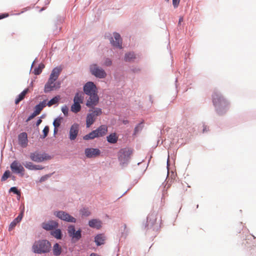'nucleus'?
Listing matches in <instances>:
<instances>
[{"label":"nucleus","instance_id":"obj_30","mask_svg":"<svg viewBox=\"0 0 256 256\" xmlns=\"http://www.w3.org/2000/svg\"><path fill=\"white\" fill-rule=\"evenodd\" d=\"M51 234L57 239H61L62 238V232L60 229H56L52 231Z\"/></svg>","mask_w":256,"mask_h":256},{"label":"nucleus","instance_id":"obj_47","mask_svg":"<svg viewBox=\"0 0 256 256\" xmlns=\"http://www.w3.org/2000/svg\"><path fill=\"white\" fill-rule=\"evenodd\" d=\"M8 16V14H0V20L6 18Z\"/></svg>","mask_w":256,"mask_h":256},{"label":"nucleus","instance_id":"obj_54","mask_svg":"<svg viewBox=\"0 0 256 256\" xmlns=\"http://www.w3.org/2000/svg\"><path fill=\"white\" fill-rule=\"evenodd\" d=\"M205 131H207L206 126H205L203 129V132H204Z\"/></svg>","mask_w":256,"mask_h":256},{"label":"nucleus","instance_id":"obj_41","mask_svg":"<svg viewBox=\"0 0 256 256\" xmlns=\"http://www.w3.org/2000/svg\"><path fill=\"white\" fill-rule=\"evenodd\" d=\"M62 111L64 114V116H68V108L67 106H63L62 108Z\"/></svg>","mask_w":256,"mask_h":256},{"label":"nucleus","instance_id":"obj_53","mask_svg":"<svg viewBox=\"0 0 256 256\" xmlns=\"http://www.w3.org/2000/svg\"><path fill=\"white\" fill-rule=\"evenodd\" d=\"M138 126H136L135 128V129H134V131L135 132H136L137 131H138Z\"/></svg>","mask_w":256,"mask_h":256},{"label":"nucleus","instance_id":"obj_31","mask_svg":"<svg viewBox=\"0 0 256 256\" xmlns=\"http://www.w3.org/2000/svg\"><path fill=\"white\" fill-rule=\"evenodd\" d=\"M136 58L135 55L133 52H128L125 54L124 60L130 62Z\"/></svg>","mask_w":256,"mask_h":256},{"label":"nucleus","instance_id":"obj_17","mask_svg":"<svg viewBox=\"0 0 256 256\" xmlns=\"http://www.w3.org/2000/svg\"><path fill=\"white\" fill-rule=\"evenodd\" d=\"M62 69L60 68H56L52 70L50 75L49 79L50 82H55L58 78Z\"/></svg>","mask_w":256,"mask_h":256},{"label":"nucleus","instance_id":"obj_48","mask_svg":"<svg viewBox=\"0 0 256 256\" xmlns=\"http://www.w3.org/2000/svg\"><path fill=\"white\" fill-rule=\"evenodd\" d=\"M42 122V120L41 119H38L37 120L36 123V126H38L41 124Z\"/></svg>","mask_w":256,"mask_h":256},{"label":"nucleus","instance_id":"obj_50","mask_svg":"<svg viewBox=\"0 0 256 256\" xmlns=\"http://www.w3.org/2000/svg\"><path fill=\"white\" fill-rule=\"evenodd\" d=\"M90 256H100L98 254H96V253H92L90 254Z\"/></svg>","mask_w":256,"mask_h":256},{"label":"nucleus","instance_id":"obj_10","mask_svg":"<svg viewBox=\"0 0 256 256\" xmlns=\"http://www.w3.org/2000/svg\"><path fill=\"white\" fill-rule=\"evenodd\" d=\"M114 37L115 39V41L113 38H111L110 42L111 44L116 47H118L120 48H122V39L119 34L117 32L114 33Z\"/></svg>","mask_w":256,"mask_h":256},{"label":"nucleus","instance_id":"obj_11","mask_svg":"<svg viewBox=\"0 0 256 256\" xmlns=\"http://www.w3.org/2000/svg\"><path fill=\"white\" fill-rule=\"evenodd\" d=\"M54 82H55L54 81L50 82V80L48 79V82L44 86V92H48L54 90V89L58 88L60 87V84H56Z\"/></svg>","mask_w":256,"mask_h":256},{"label":"nucleus","instance_id":"obj_44","mask_svg":"<svg viewBox=\"0 0 256 256\" xmlns=\"http://www.w3.org/2000/svg\"><path fill=\"white\" fill-rule=\"evenodd\" d=\"M50 176V175H46V176H42L40 179V182H44L46 180L48 179V178H49Z\"/></svg>","mask_w":256,"mask_h":256},{"label":"nucleus","instance_id":"obj_27","mask_svg":"<svg viewBox=\"0 0 256 256\" xmlns=\"http://www.w3.org/2000/svg\"><path fill=\"white\" fill-rule=\"evenodd\" d=\"M84 100V96L82 94L76 93L74 98V102L77 104H82Z\"/></svg>","mask_w":256,"mask_h":256},{"label":"nucleus","instance_id":"obj_2","mask_svg":"<svg viewBox=\"0 0 256 256\" xmlns=\"http://www.w3.org/2000/svg\"><path fill=\"white\" fill-rule=\"evenodd\" d=\"M50 244L46 240L36 242L32 246L34 252L37 254L48 252L50 251Z\"/></svg>","mask_w":256,"mask_h":256},{"label":"nucleus","instance_id":"obj_39","mask_svg":"<svg viewBox=\"0 0 256 256\" xmlns=\"http://www.w3.org/2000/svg\"><path fill=\"white\" fill-rule=\"evenodd\" d=\"M49 132V127L48 126H46L43 130L44 136L43 138H45L48 134Z\"/></svg>","mask_w":256,"mask_h":256},{"label":"nucleus","instance_id":"obj_5","mask_svg":"<svg viewBox=\"0 0 256 256\" xmlns=\"http://www.w3.org/2000/svg\"><path fill=\"white\" fill-rule=\"evenodd\" d=\"M132 153V151L130 148H126L121 149L118 154V158L120 164L127 162Z\"/></svg>","mask_w":256,"mask_h":256},{"label":"nucleus","instance_id":"obj_22","mask_svg":"<svg viewBox=\"0 0 256 256\" xmlns=\"http://www.w3.org/2000/svg\"><path fill=\"white\" fill-rule=\"evenodd\" d=\"M46 106V100H44L42 102L38 104L36 106L34 112L36 113V114H39L40 112L43 109V108H44Z\"/></svg>","mask_w":256,"mask_h":256},{"label":"nucleus","instance_id":"obj_21","mask_svg":"<svg viewBox=\"0 0 256 256\" xmlns=\"http://www.w3.org/2000/svg\"><path fill=\"white\" fill-rule=\"evenodd\" d=\"M106 236L104 234H98L95 236L94 242L97 246H100L104 244Z\"/></svg>","mask_w":256,"mask_h":256},{"label":"nucleus","instance_id":"obj_45","mask_svg":"<svg viewBox=\"0 0 256 256\" xmlns=\"http://www.w3.org/2000/svg\"><path fill=\"white\" fill-rule=\"evenodd\" d=\"M38 115V114H36V113L34 112L28 118L27 121L30 120L33 118H34L36 116Z\"/></svg>","mask_w":256,"mask_h":256},{"label":"nucleus","instance_id":"obj_23","mask_svg":"<svg viewBox=\"0 0 256 256\" xmlns=\"http://www.w3.org/2000/svg\"><path fill=\"white\" fill-rule=\"evenodd\" d=\"M28 91V88L24 90L18 96V98L15 100V104H18L20 101H22L25 97L26 94Z\"/></svg>","mask_w":256,"mask_h":256},{"label":"nucleus","instance_id":"obj_42","mask_svg":"<svg viewBox=\"0 0 256 256\" xmlns=\"http://www.w3.org/2000/svg\"><path fill=\"white\" fill-rule=\"evenodd\" d=\"M112 62L110 59L106 58L104 62V65L106 66H110L112 65Z\"/></svg>","mask_w":256,"mask_h":256},{"label":"nucleus","instance_id":"obj_20","mask_svg":"<svg viewBox=\"0 0 256 256\" xmlns=\"http://www.w3.org/2000/svg\"><path fill=\"white\" fill-rule=\"evenodd\" d=\"M88 225L90 227L100 229L102 226V222L97 219H92L89 221Z\"/></svg>","mask_w":256,"mask_h":256},{"label":"nucleus","instance_id":"obj_43","mask_svg":"<svg viewBox=\"0 0 256 256\" xmlns=\"http://www.w3.org/2000/svg\"><path fill=\"white\" fill-rule=\"evenodd\" d=\"M180 0H172V4L174 8H178L179 5Z\"/></svg>","mask_w":256,"mask_h":256},{"label":"nucleus","instance_id":"obj_37","mask_svg":"<svg viewBox=\"0 0 256 256\" xmlns=\"http://www.w3.org/2000/svg\"><path fill=\"white\" fill-rule=\"evenodd\" d=\"M75 231L74 226L71 225L68 227V232L70 236L74 234Z\"/></svg>","mask_w":256,"mask_h":256},{"label":"nucleus","instance_id":"obj_38","mask_svg":"<svg viewBox=\"0 0 256 256\" xmlns=\"http://www.w3.org/2000/svg\"><path fill=\"white\" fill-rule=\"evenodd\" d=\"M60 123H61L60 118H56L53 122V125L54 128H58L60 126Z\"/></svg>","mask_w":256,"mask_h":256},{"label":"nucleus","instance_id":"obj_49","mask_svg":"<svg viewBox=\"0 0 256 256\" xmlns=\"http://www.w3.org/2000/svg\"><path fill=\"white\" fill-rule=\"evenodd\" d=\"M184 20V18L182 17H180V18H179V20H178V24H180V23L182 22Z\"/></svg>","mask_w":256,"mask_h":256},{"label":"nucleus","instance_id":"obj_32","mask_svg":"<svg viewBox=\"0 0 256 256\" xmlns=\"http://www.w3.org/2000/svg\"><path fill=\"white\" fill-rule=\"evenodd\" d=\"M44 68V65L42 64H40L38 68H36L34 69V74L36 75L40 74Z\"/></svg>","mask_w":256,"mask_h":256},{"label":"nucleus","instance_id":"obj_51","mask_svg":"<svg viewBox=\"0 0 256 256\" xmlns=\"http://www.w3.org/2000/svg\"><path fill=\"white\" fill-rule=\"evenodd\" d=\"M256 246V244H252V246H248V248H252V247H254V246Z\"/></svg>","mask_w":256,"mask_h":256},{"label":"nucleus","instance_id":"obj_24","mask_svg":"<svg viewBox=\"0 0 256 256\" xmlns=\"http://www.w3.org/2000/svg\"><path fill=\"white\" fill-rule=\"evenodd\" d=\"M96 138H98V134L96 132L95 130L92 131L88 134L84 136L83 138L84 140H92Z\"/></svg>","mask_w":256,"mask_h":256},{"label":"nucleus","instance_id":"obj_4","mask_svg":"<svg viewBox=\"0 0 256 256\" xmlns=\"http://www.w3.org/2000/svg\"><path fill=\"white\" fill-rule=\"evenodd\" d=\"M212 97L214 105L216 108L224 107L228 104L227 100L217 92H214Z\"/></svg>","mask_w":256,"mask_h":256},{"label":"nucleus","instance_id":"obj_16","mask_svg":"<svg viewBox=\"0 0 256 256\" xmlns=\"http://www.w3.org/2000/svg\"><path fill=\"white\" fill-rule=\"evenodd\" d=\"M58 226V224L53 220L44 222L42 224V227L46 230H50L56 229Z\"/></svg>","mask_w":256,"mask_h":256},{"label":"nucleus","instance_id":"obj_46","mask_svg":"<svg viewBox=\"0 0 256 256\" xmlns=\"http://www.w3.org/2000/svg\"><path fill=\"white\" fill-rule=\"evenodd\" d=\"M44 167L40 165H34V170H42Z\"/></svg>","mask_w":256,"mask_h":256},{"label":"nucleus","instance_id":"obj_52","mask_svg":"<svg viewBox=\"0 0 256 256\" xmlns=\"http://www.w3.org/2000/svg\"><path fill=\"white\" fill-rule=\"evenodd\" d=\"M58 128H54V133H56L58 132Z\"/></svg>","mask_w":256,"mask_h":256},{"label":"nucleus","instance_id":"obj_40","mask_svg":"<svg viewBox=\"0 0 256 256\" xmlns=\"http://www.w3.org/2000/svg\"><path fill=\"white\" fill-rule=\"evenodd\" d=\"M10 192H12L14 193L15 194H16L18 195H20V192L19 190H18L17 189V188L16 187L11 188L10 190Z\"/></svg>","mask_w":256,"mask_h":256},{"label":"nucleus","instance_id":"obj_1","mask_svg":"<svg viewBox=\"0 0 256 256\" xmlns=\"http://www.w3.org/2000/svg\"><path fill=\"white\" fill-rule=\"evenodd\" d=\"M84 93L89 96L86 105L88 107L96 106L98 102L99 98L97 94L96 87L92 82H88L84 86Z\"/></svg>","mask_w":256,"mask_h":256},{"label":"nucleus","instance_id":"obj_12","mask_svg":"<svg viewBox=\"0 0 256 256\" xmlns=\"http://www.w3.org/2000/svg\"><path fill=\"white\" fill-rule=\"evenodd\" d=\"M79 131V125L77 124H72L70 130L69 138L70 140H74L78 134Z\"/></svg>","mask_w":256,"mask_h":256},{"label":"nucleus","instance_id":"obj_15","mask_svg":"<svg viewBox=\"0 0 256 256\" xmlns=\"http://www.w3.org/2000/svg\"><path fill=\"white\" fill-rule=\"evenodd\" d=\"M85 154L88 158L96 157L100 154L98 148H87L85 150Z\"/></svg>","mask_w":256,"mask_h":256},{"label":"nucleus","instance_id":"obj_33","mask_svg":"<svg viewBox=\"0 0 256 256\" xmlns=\"http://www.w3.org/2000/svg\"><path fill=\"white\" fill-rule=\"evenodd\" d=\"M72 238H75L76 240H78L81 238V230H78L77 231H75L74 234H72L70 236Z\"/></svg>","mask_w":256,"mask_h":256},{"label":"nucleus","instance_id":"obj_26","mask_svg":"<svg viewBox=\"0 0 256 256\" xmlns=\"http://www.w3.org/2000/svg\"><path fill=\"white\" fill-rule=\"evenodd\" d=\"M62 252V248L58 244L56 243L53 247V252L54 254L56 256H60Z\"/></svg>","mask_w":256,"mask_h":256},{"label":"nucleus","instance_id":"obj_29","mask_svg":"<svg viewBox=\"0 0 256 256\" xmlns=\"http://www.w3.org/2000/svg\"><path fill=\"white\" fill-rule=\"evenodd\" d=\"M80 110L81 106L79 104L74 102L71 106V110L74 113H78Z\"/></svg>","mask_w":256,"mask_h":256},{"label":"nucleus","instance_id":"obj_8","mask_svg":"<svg viewBox=\"0 0 256 256\" xmlns=\"http://www.w3.org/2000/svg\"><path fill=\"white\" fill-rule=\"evenodd\" d=\"M56 216L59 218L68 222H76V220L74 218L70 216L68 213L63 211H60L56 212Z\"/></svg>","mask_w":256,"mask_h":256},{"label":"nucleus","instance_id":"obj_55","mask_svg":"<svg viewBox=\"0 0 256 256\" xmlns=\"http://www.w3.org/2000/svg\"><path fill=\"white\" fill-rule=\"evenodd\" d=\"M252 238H253V239L254 240L255 239V237L254 236H252Z\"/></svg>","mask_w":256,"mask_h":256},{"label":"nucleus","instance_id":"obj_36","mask_svg":"<svg viewBox=\"0 0 256 256\" xmlns=\"http://www.w3.org/2000/svg\"><path fill=\"white\" fill-rule=\"evenodd\" d=\"M10 176V172L8 170H6L4 174L2 175L1 180L2 181H5Z\"/></svg>","mask_w":256,"mask_h":256},{"label":"nucleus","instance_id":"obj_3","mask_svg":"<svg viewBox=\"0 0 256 256\" xmlns=\"http://www.w3.org/2000/svg\"><path fill=\"white\" fill-rule=\"evenodd\" d=\"M90 112L88 114L86 118V127L89 128L95 122L96 117L102 114V109L98 108H94L90 111Z\"/></svg>","mask_w":256,"mask_h":256},{"label":"nucleus","instance_id":"obj_28","mask_svg":"<svg viewBox=\"0 0 256 256\" xmlns=\"http://www.w3.org/2000/svg\"><path fill=\"white\" fill-rule=\"evenodd\" d=\"M60 98V96H57L50 100L48 103L46 104L49 107L52 106V105L56 104L58 102Z\"/></svg>","mask_w":256,"mask_h":256},{"label":"nucleus","instance_id":"obj_6","mask_svg":"<svg viewBox=\"0 0 256 256\" xmlns=\"http://www.w3.org/2000/svg\"><path fill=\"white\" fill-rule=\"evenodd\" d=\"M30 160L34 162H40L45 160H50V156L46 154H41L38 152H31L30 155Z\"/></svg>","mask_w":256,"mask_h":256},{"label":"nucleus","instance_id":"obj_14","mask_svg":"<svg viewBox=\"0 0 256 256\" xmlns=\"http://www.w3.org/2000/svg\"><path fill=\"white\" fill-rule=\"evenodd\" d=\"M19 144L22 148H26L28 146V140L27 134L25 132L20 133L18 136Z\"/></svg>","mask_w":256,"mask_h":256},{"label":"nucleus","instance_id":"obj_18","mask_svg":"<svg viewBox=\"0 0 256 256\" xmlns=\"http://www.w3.org/2000/svg\"><path fill=\"white\" fill-rule=\"evenodd\" d=\"M23 216L22 212H21L10 224L8 230H12L22 220Z\"/></svg>","mask_w":256,"mask_h":256},{"label":"nucleus","instance_id":"obj_35","mask_svg":"<svg viewBox=\"0 0 256 256\" xmlns=\"http://www.w3.org/2000/svg\"><path fill=\"white\" fill-rule=\"evenodd\" d=\"M34 165L32 162H26L24 164L26 168L30 170H34Z\"/></svg>","mask_w":256,"mask_h":256},{"label":"nucleus","instance_id":"obj_7","mask_svg":"<svg viewBox=\"0 0 256 256\" xmlns=\"http://www.w3.org/2000/svg\"><path fill=\"white\" fill-rule=\"evenodd\" d=\"M90 70L92 74L97 78H103L106 76V74L104 70L98 67L96 64L91 65Z\"/></svg>","mask_w":256,"mask_h":256},{"label":"nucleus","instance_id":"obj_9","mask_svg":"<svg viewBox=\"0 0 256 256\" xmlns=\"http://www.w3.org/2000/svg\"><path fill=\"white\" fill-rule=\"evenodd\" d=\"M10 168L13 172L20 174L24 172L22 166L17 160H14L10 164Z\"/></svg>","mask_w":256,"mask_h":256},{"label":"nucleus","instance_id":"obj_34","mask_svg":"<svg viewBox=\"0 0 256 256\" xmlns=\"http://www.w3.org/2000/svg\"><path fill=\"white\" fill-rule=\"evenodd\" d=\"M80 214L82 216H88L90 215V212L88 208H83L82 209L80 210Z\"/></svg>","mask_w":256,"mask_h":256},{"label":"nucleus","instance_id":"obj_19","mask_svg":"<svg viewBox=\"0 0 256 256\" xmlns=\"http://www.w3.org/2000/svg\"><path fill=\"white\" fill-rule=\"evenodd\" d=\"M98 134V136L101 137L104 136L108 132V128L105 125H102L95 130Z\"/></svg>","mask_w":256,"mask_h":256},{"label":"nucleus","instance_id":"obj_13","mask_svg":"<svg viewBox=\"0 0 256 256\" xmlns=\"http://www.w3.org/2000/svg\"><path fill=\"white\" fill-rule=\"evenodd\" d=\"M157 219V214L153 212L150 213L147 217V226L148 228H151L156 223Z\"/></svg>","mask_w":256,"mask_h":256},{"label":"nucleus","instance_id":"obj_25","mask_svg":"<svg viewBox=\"0 0 256 256\" xmlns=\"http://www.w3.org/2000/svg\"><path fill=\"white\" fill-rule=\"evenodd\" d=\"M118 137L116 133H112L107 136V140L111 144H115L117 142Z\"/></svg>","mask_w":256,"mask_h":256}]
</instances>
